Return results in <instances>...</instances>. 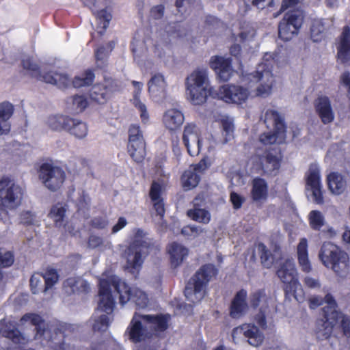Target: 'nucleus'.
Wrapping results in <instances>:
<instances>
[{
  "instance_id": "1",
  "label": "nucleus",
  "mask_w": 350,
  "mask_h": 350,
  "mask_svg": "<svg viewBox=\"0 0 350 350\" xmlns=\"http://www.w3.org/2000/svg\"><path fill=\"white\" fill-rule=\"evenodd\" d=\"M308 303L310 309H315L324 303L327 304V306L321 310V317L317 321V334L319 338L328 339L340 316V312L336 309L338 304L336 299L331 293H328L324 298L319 295L311 297Z\"/></svg>"
},
{
  "instance_id": "2",
  "label": "nucleus",
  "mask_w": 350,
  "mask_h": 350,
  "mask_svg": "<svg viewBox=\"0 0 350 350\" xmlns=\"http://www.w3.org/2000/svg\"><path fill=\"white\" fill-rule=\"evenodd\" d=\"M218 273L213 264H205L196 272L187 282L184 294L186 299L193 304L199 303L205 296L206 288L210 281Z\"/></svg>"
},
{
  "instance_id": "3",
  "label": "nucleus",
  "mask_w": 350,
  "mask_h": 350,
  "mask_svg": "<svg viewBox=\"0 0 350 350\" xmlns=\"http://www.w3.org/2000/svg\"><path fill=\"white\" fill-rule=\"evenodd\" d=\"M185 88L188 98L193 105L204 103L213 91L207 68L195 69L186 78Z\"/></svg>"
},
{
  "instance_id": "4",
  "label": "nucleus",
  "mask_w": 350,
  "mask_h": 350,
  "mask_svg": "<svg viewBox=\"0 0 350 350\" xmlns=\"http://www.w3.org/2000/svg\"><path fill=\"white\" fill-rule=\"evenodd\" d=\"M276 57L274 53H266L256 71L249 75L248 79L251 82L259 83L256 89V95L258 96L266 97L271 93L275 82L272 68Z\"/></svg>"
},
{
  "instance_id": "5",
  "label": "nucleus",
  "mask_w": 350,
  "mask_h": 350,
  "mask_svg": "<svg viewBox=\"0 0 350 350\" xmlns=\"http://www.w3.org/2000/svg\"><path fill=\"white\" fill-rule=\"evenodd\" d=\"M146 233L142 229L134 230L133 241L126 250L127 260L126 269L132 274H139L144 259L142 252L153 245L152 240L146 237Z\"/></svg>"
},
{
  "instance_id": "6",
  "label": "nucleus",
  "mask_w": 350,
  "mask_h": 350,
  "mask_svg": "<svg viewBox=\"0 0 350 350\" xmlns=\"http://www.w3.org/2000/svg\"><path fill=\"white\" fill-rule=\"evenodd\" d=\"M276 275L285 284L284 291L286 297H293L297 301L304 299V292L297 278V271L293 258H287L282 262Z\"/></svg>"
},
{
  "instance_id": "7",
  "label": "nucleus",
  "mask_w": 350,
  "mask_h": 350,
  "mask_svg": "<svg viewBox=\"0 0 350 350\" xmlns=\"http://www.w3.org/2000/svg\"><path fill=\"white\" fill-rule=\"evenodd\" d=\"M98 295L100 300L97 309L104 312L106 314L100 315L95 320L92 328L94 332H105L109 327L110 319L107 314H111L115 307V301L113 297L109 281L102 279L99 282Z\"/></svg>"
},
{
  "instance_id": "8",
  "label": "nucleus",
  "mask_w": 350,
  "mask_h": 350,
  "mask_svg": "<svg viewBox=\"0 0 350 350\" xmlns=\"http://www.w3.org/2000/svg\"><path fill=\"white\" fill-rule=\"evenodd\" d=\"M319 256L325 267L331 268L338 275L347 272L349 255L329 242L323 244Z\"/></svg>"
},
{
  "instance_id": "9",
  "label": "nucleus",
  "mask_w": 350,
  "mask_h": 350,
  "mask_svg": "<svg viewBox=\"0 0 350 350\" xmlns=\"http://www.w3.org/2000/svg\"><path fill=\"white\" fill-rule=\"evenodd\" d=\"M265 123L269 127L273 124V131L262 133L260 136V141L265 145L275 143L281 144L286 139V126L283 117L275 110H267L265 116Z\"/></svg>"
},
{
  "instance_id": "10",
  "label": "nucleus",
  "mask_w": 350,
  "mask_h": 350,
  "mask_svg": "<svg viewBox=\"0 0 350 350\" xmlns=\"http://www.w3.org/2000/svg\"><path fill=\"white\" fill-rule=\"evenodd\" d=\"M304 19V12L299 9L288 10L278 25L279 38L289 41L298 35Z\"/></svg>"
},
{
  "instance_id": "11",
  "label": "nucleus",
  "mask_w": 350,
  "mask_h": 350,
  "mask_svg": "<svg viewBox=\"0 0 350 350\" xmlns=\"http://www.w3.org/2000/svg\"><path fill=\"white\" fill-rule=\"evenodd\" d=\"M115 291L119 295L121 304L131 301L140 308H144L148 303L147 295L138 288H132L120 279L113 280L111 283Z\"/></svg>"
},
{
  "instance_id": "12",
  "label": "nucleus",
  "mask_w": 350,
  "mask_h": 350,
  "mask_svg": "<svg viewBox=\"0 0 350 350\" xmlns=\"http://www.w3.org/2000/svg\"><path fill=\"white\" fill-rule=\"evenodd\" d=\"M271 297L267 295L265 288H259L252 291L249 296V304L252 309L258 310L254 320L262 329H266L267 323L266 314L269 308Z\"/></svg>"
},
{
  "instance_id": "13",
  "label": "nucleus",
  "mask_w": 350,
  "mask_h": 350,
  "mask_svg": "<svg viewBox=\"0 0 350 350\" xmlns=\"http://www.w3.org/2000/svg\"><path fill=\"white\" fill-rule=\"evenodd\" d=\"M38 176L44 187L51 191H55L63 185L66 173L60 167L44 163L40 167Z\"/></svg>"
},
{
  "instance_id": "14",
  "label": "nucleus",
  "mask_w": 350,
  "mask_h": 350,
  "mask_svg": "<svg viewBox=\"0 0 350 350\" xmlns=\"http://www.w3.org/2000/svg\"><path fill=\"white\" fill-rule=\"evenodd\" d=\"M22 189L13 179L3 177L0 180V200L3 206L14 208L20 204Z\"/></svg>"
},
{
  "instance_id": "15",
  "label": "nucleus",
  "mask_w": 350,
  "mask_h": 350,
  "mask_svg": "<svg viewBox=\"0 0 350 350\" xmlns=\"http://www.w3.org/2000/svg\"><path fill=\"white\" fill-rule=\"evenodd\" d=\"M250 95L248 89L232 84H226L221 86L217 92V96L219 99L227 103H234L237 105L245 103Z\"/></svg>"
},
{
  "instance_id": "16",
  "label": "nucleus",
  "mask_w": 350,
  "mask_h": 350,
  "mask_svg": "<svg viewBox=\"0 0 350 350\" xmlns=\"http://www.w3.org/2000/svg\"><path fill=\"white\" fill-rule=\"evenodd\" d=\"M142 316L143 314L135 312L125 332L129 340L133 343L146 341L151 338V333L148 327L143 325Z\"/></svg>"
},
{
  "instance_id": "17",
  "label": "nucleus",
  "mask_w": 350,
  "mask_h": 350,
  "mask_svg": "<svg viewBox=\"0 0 350 350\" xmlns=\"http://www.w3.org/2000/svg\"><path fill=\"white\" fill-rule=\"evenodd\" d=\"M21 323L29 322L35 327V339L49 342L51 340V332L49 325L45 322L43 318L36 313H26L21 319Z\"/></svg>"
},
{
  "instance_id": "18",
  "label": "nucleus",
  "mask_w": 350,
  "mask_h": 350,
  "mask_svg": "<svg viewBox=\"0 0 350 350\" xmlns=\"http://www.w3.org/2000/svg\"><path fill=\"white\" fill-rule=\"evenodd\" d=\"M183 141L191 156H197L202 148L199 129L194 124H187L183 131Z\"/></svg>"
},
{
  "instance_id": "19",
  "label": "nucleus",
  "mask_w": 350,
  "mask_h": 350,
  "mask_svg": "<svg viewBox=\"0 0 350 350\" xmlns=\"http://www.w3.org/2000/svg\"><path fill=\"white\" fill-rule=\"evenodd\" d=\"M144 323L148 327L151 336H160L166 332L170 326L171 317L169 314H143L142 316Z\"/></svg>"
},
{
  "instance_id": "20",
  "label": "nucleus",
  "mask_w": 350,
  "mask_h": 350,
  "mask_svg": "<svg viewBox=\"0 0 350 350\" xmlns=\"http://www.w3.org/2000/svg\"><path fill=\"white\" fill-rule=\"evenodd\" d=\"M120 90L118 82L111 79H105L102 84H96L90 90V97L98 103H104L111 95Z\"/></svg>"
},
{
  "instance_id": "21",
  "label": "nucleus",
  "mask_w": 350,
  "mask_h": 350,
  "mask_svg": "<svg viewBox=\"0 0 350 350\" xmlns=\"http://www.w3.org/2000/svg\"><path fill=\"white\" fill-rule=\"evenodd\" d=\"M242 334L247 342L253 347H259L264 341V334L259 328L252 323H245L232 329V336L233 338L237 334Z\"/></svg>"
},
{
  "instance_id": "22",
  "label": "nucleus",
  "mask_w": 350,
  "mask_h": 350,
  "mask_svg": "<svg viewBox=\"0 0 350 350\" xmlns=\"http://www.w3.org/2000/svg\"><path fill=\"white\" fill-rule=\"evenodd\" d=\"M209 65L213 70L218 72L219 78L224 81L230 80L234 74L232 60L229 57L213 56L210 59Z\"/></svg>"
},
{
  "instance_id": "23",
  "label": "nucleus",
  "mask_w": 350,
  "mask_h": 350,
  "mask_svg": "<svg viewBox=\"0 0 350 350\" xmlns=\"http://www.w3.org/2000/svg\"><path fill=\"white\" fill-rule=\"evenodd\" d=\"M247 297V291L243 288L234 295L229 307V314L232 319H239L247 312L248 310Z\"/></svg>"
},
{
  "instance_id": "24",
  "label": "nucleus",
  "mask_w": 350,
  "mask_h": 350,
  "mask_svg": "<svg viewBox=\"0 0 350 350\" xmlns=\"http://www.w3.org/2000/svg\"><path fill=\"white\" fill-rule=\"evenodd\" d=\"M316 112L325 124L331 123L334 120V112L331 100L326 96H319L314 102Z\"/></svg>"
},
{
  "instance_id": "25",
  "label": "nucleus",
  "mask_w": 350,
  "mask_h": 350,
  "mask_svg": "<svg viewBox=\"0 0 350 350\" xmlns=\"http://www.w3.org/2000/svg\"><path fill=\"white\" fill-rule=\"evenodd\" d=\"M0 334L11 340L14 343L25 345L27 339L17 329L14 323L6 319L0 320Z\"/></svg>"
},
{
  "instance_id": "26",
  "label": "nucleus",
  "mask_w": 350,
  "mask_h": 350,
  "mask_svg": "<svg viewBox=\"0 0 350 350\" xmlns=\"http://www.w3.org/2000/svg\"><path fill=\"white\" fill-rule=\"evenodd\" d=\"M167 251L170 255L171 267L174 269L180 266L189 254L187 247L175 241L168 244Z\"/></svg>"
},
{
  "instance_id": "27",
  "label": "nucleus",
  "mask_w": 350,
  "mask_h": 350,
  "mask_svg": "<svg viewBox=\"0 0 350 350\" xmlns=\"http://www.w3.org/2000/svg\"><path fill=\"white\" fill-rule=\"evenodd\" d=\"M148 85L149 93L156 101H159L165 96L167 83L161 74L158 73L153 75Z\"/></svg>"
},
{
  "instance_id": "28",
  "label": "nucleus",
  "mask_w": 350,
  "mask_h": 350,
  "mask_svg": "<svg viewBox=\"0 0 350 350\" xmlns=\"http://www.w3.org/2000/svg\"><path fill=\"white\" fill-rule=\"evenodd\" d=\"M258 161L261 169L267 174L276 173L280 165V158L273 151H265L263 154L259 156Z\"/></svg>"
},
{
  "instance_id": "29",
  "label": "nucleus",
  "mask_w": 350,
  "mask_h": 350,
  "mask_svg": "<svg viewBox=\"0 0 350 350\" xmlns=\"http://www.w3.org/2000/svg\"><path fill=\"white\" fill-rule=\"evenodd\" d=\"M337 57L338 60L345 63L350 57V28L345 26L340 36V41L337 46Z\"/></svg>"
},
{
  "instance_id": "30",
  "label": "nucleus",
  "mask_w": 350,
  "mask_h": 350,
  "mask_svg": "<svg viewBox=\"0 0 350 350\" xmlns=\"http://www.w3.org/2000/svg\"><path fill=\"white\" fill-rule=\"evenodd\" d=\"M161 185L154 181L150 187V197L153 203V208L156 212V216L163 217L165 213L164 203L161 198Z\"/></svg>"
},
{
  "instance_id": "31",
  "label": "nucleus",
  "mask_w": 350,
  "mask_h": 350,
  "mask_svg": "<svg viewBox=\"0 0 350 350\" xmlns=\"http://www.w3.org/2000/svg\"><path fill=\"white\" fill-rule=\"evenodd\" d=\"M22 64L24 69L30 70L36 77H39L40 80H42L47 83L55 84L56 81V72H50L44 74H40L38 72V65L30 58H24L22 61Z\"/></svg>"
},
{
  "instance_id": "32",
  "label": "nucleus",
  "mask_w": 350,
  "mask_h": 350,
  "mask_svg": "<svg viewBox=\"0 0 350 350\" xmlns=\"http://www.w3.org/2000/svg\"><path fill=\"white\" fill-rule=\"evenodd\" d=\"M297 260L301 270L308 273L312 271V265L308 258V241L301 238L297 247Z\"/></svg>"
},
{
  "instance_id": "33",
  "label": "nucleus",
  "mask_w": 350,
  "mask_h": 350,
  "mask_svg": "<svg viewBox=\"0 0 350 350\" xmlns=\"http://www.w3.org/2000/svg\"><path fill=\"white\" fill-rule=\"evenodd\" d=\"M66 131L77 139H82L88 133V126L85 122L78 118L70 117Z\"/></svg>"
},
{
  "instance_id": "34",
  "label": "nucleus",
  "mask_w": 350,
  "mask_h": 350,
  "mask_svg": "<svg viewBox=\"0 0 350 350\" xmlns=\"http://www.w3.org/2000/svg\"><path fill=\"white\" fill-rule=\"evenodd\" d=\"M327 180L329 191L334 195L342 193L347 188V178L338 172L329 174Z\"/></svg>"
},
{
  "instance_id": "35",
  "label": "nucleus",
  "mask_w": 350,
  "mask_h": 350,
  "mask_svg": "<svg viewBox=\"0 0 350 350\" xmlns=\"http://www.w3.org/2000/svg\"><path fill=\"white\" fill-rule=\"evenodd\" d=\"M91 4L85 3V5L88 6L93 14L96 15L98 21L97 31L100 34H103L105 29L108 27L109 22L111 20V14L106 9H103L100 11L95 10V4L93 3L94 0H88Z\"/></svg>"
},
{
  "instance_id": "36",
  "label": "nucleus",
  "mask_w": 350,
  "mask_h": 350,
  "mask_svg": "<svg viewBox=\"0 0 350 350\" xmlns=\"http://www.w3.org/2000/svg\"><path fill=\"white\" fill-rule=\"evenodd\" d=\"M163 121L166 128L172 131L176 130L183 124L184 116L178 109H170L165 112Z\"/></svg>"
},
{
  "instance_id": "37",
  "label": "nucleus",
  "mask_w": 350,
  "mask_h": 350,
  "mask_svg": "<svg viewBox=\"0 0 350 350\" xmlns=\"http://www.w3.org/2000/svg\"><path fill=\"white\" fill-rule=\"evenodd\" d=\"M64 287L69 288L70 289L68 292L74 294H86L90 289V285L86 280L75 277L67 278L64 282Z\"/></svg>"
},
{
  "instance_id": "38",
  "label": "nucleus",
  "mask_w": 350,
  "mask_h": 350,
  "mask_svg": "<svg viewBox=\"0 0 350 350\" xmlns=\"http://www.w3.org/2000/svg\"><path fill=\"white\" fill-rule=\"evenodd\" d=\"M127 150L134 161L142 162L146 154L145 140L129 142Z\"/></svg>"
},
{
  "instance_id": "39",
  "label": "nucleus",
  "mask_w": 350,
  "mask_h": 350,
  "mask_svg": "<svg viewBox=\"0 0 350 350\" xmlns=\"http://www.w3.org/2000/svg\"><path fill=\"white\" fill-rule=\"evenodd\" d=\"M330 23L328 20L314 19L310 27V37L314 42L321 41L325 36Z\"/></svg>"
},
{
  "instance_id": "40",
  "label": "nucleus",
  "mask_w": 350,
  "mask_h": 350,
  "mask_svg": "<svg viewBox=\"0 0 350 350\" xmlns=\"http://www.w3.org/2000/svg\"><path fill=\"white\" fill-rule=\"evenodd\" d=\"M133 85L135 88V91L134 92V96L133 98V104L137 109L139 112L140 113V118L142 121L144 123H146L149 120V114L147 111V108L146 105L142 103L139 99V94L142 89L143 84L140 82L133 81Z\"/></svg>"
},
{
  "instance_id": "41",
  "label": "nucleus",
  "mask_w": 350,
  "mask_h": 350,
  "mask_svg": "<svg viewBox=\"0 0 350 350\" xmlns=\"http://www.w3.org/2000/svg\"><path fill=\"white\" fill-rule=\"evenodd\" d=\"M70 117L63 114L51 115L48 117L46 124L52 131L57 132L66 131Z\"/></svg>"
},
{
  "instance_id": "42",
  "label": "nucleus",
  "mask_w": 350,
  "mask_h": 350,
  "mask_svg": "<svg viewBox=\"0 0 350 350\" xmlns=\"http://www.w3.org/2000/svg\"><path fill=\"white\" fill-rule=\"evenodd\" d=\"M268 195L267 182L262 178H255L252 182V197L256 202L266 200Z\"/></svg>"
},
{
  "instance_id": "43",
  "label": "nucleus",
  "mask_w": 350,
  "mask_h": 350,
  "mask_svg": "<svg viewBox=\"0 0 350 350\" xmlns=\"http://www.w3.org/2000/svg\"><path fill=\"white\" fill-rule=\"evenodd\" d=\"M66 108L74 113L83 112L88 105V99L83 95H74L66 99Z\"/></svg>"
},
{
  "instance_id": "44",
  "label": "nucleus",
  "mask_w": 350,
  "mask_h": 350,
  "mask_svg": "<svg viewBox=\"0 0 350 350\" xmlns=\"http://www.w3.org/2000/svg\"><path fill=\"white\" fill-rule=\"evenodd\" d=\"M306 189L321 186L320 169L317 164H310L305 174Z\"/></svg>"
},
{
  "instance_id": "45",
  "label": "nucleus",
  "mask_w": 350,
  "mask_h": 350,
  "mask_svg": "<svg viewBox=\"0 0 350 350\" xmlns=\"http://www.w3.org/2000/svg\"><path fill=\"white\" fill-rule=\"evenodd\" d=\"M183 186L185 190H190L196 187L200 181V174L193 170L189 168L182 176Z\"/></svg>"
},
{
  "instance_id": "46",
  "label": "nucleus",
  "mask_w": 350,
  "mask_h": 350,
  "mask_svg": "<svg viewBox=\"0 0 350 350\" xmlns=\"http://www.w3.org/2000/svg\"><path fill=\"white\" fill-rule=\"evenodd\" d=\"M258 250L260 253V262L263 267L269 269L272 267L274 261V257L269 250L263 243H258L257 245Z\"/></svg>"
},
{
  "instance_id": "47",
  "label": "nucleus",
  "mask_w": 350,
  "mask_h": 350,
  "mask_svg": "<svg viewBox=\"0 0 350 350\" xmlns=\"http://www.w3.org/2000/svg\"><path fill=\"white\" fill-rule=\"evenodd\" d=\"M70 215L68 206L62 202H58L52 206L49 213V217L55 219H64Z\"/></svg>"
},
{
  "instance_id": "48",
  "label": "nucleus",
  "mask_w": 350,
  "mask_h": 350,
  "mask_svg": "<svg viewBox=\"0 0 350 350\" xmlns=\"http://www.w3.org/2000/svg\"><path fill=\"white\" fill-rule=\"evenodd\" d=\"M94 78V73L91 70H88L81 75L76 76L72 81V83L76 88L88 86L92 83Z\"/></svg>"
},
{
  "instance_id": "49",
  "label": "nucleus",
  "mask_w": 350,
  "mask_h": 350,
  "mask_svg": "<svg viewBox=\"0 0 350 350\" xmlns=\"http://www.w3.org/2000/svg\"><path fill=\"white\" fill-rule=\"evenodd\" d=\"M42 278L44 280V291H46L57 282L59 275L56 269H49L46 271L45 273L42 275Z\"/></svg>"
},
{
  "instance_id": "50",
  "label": "nucleus",
  "mask_w": 350,
  "mask_h": 350,
  "mask_svg": "<svg viewBox=\"0 0 350 350\" xmlns=\"http://www.w3.org/2000/svg\"><path fill=\"white\" fill-rule=\"evenodd\" d=\"M224 143L228 142L233 137L234 124L232 120L225 118L221 121Z\"/></svg>"
},
{
  "instance_id": "51",
  "label": "nucleus",
  "mask_w": 350,
  "mask_h": 350,
  "mask_svg": "<svg viewBox=\"0 0 350 350\" xmlns=\"http://www.w3.org/2000/svg\"><path fill=\"white\" fill-rule=\"evenodd\" d=\"M307 196L312 199V200L317 204H322L324 202L323 185L319 187H311L306 189Z\"/></svg>"
},
{
  "instance_id": "52",
  "label": "nucleus",
  "mask_w": 350,
  "mask_h": 350,
  "mask_svg": "<svg viewBox=\"0 0 350 350\" xmlns=\"http://www.w3.org/2000/svg\"><path fill=\"white\" fill-rule=\"evenodd\" d=\"M256 35V30L249 23H244L241 27L239 37L241 41H250Z\"/></svg>"
},
{
  "instance_id": "53",
  "label": "nucleus",
  "mask_w": 350,
  "mask_h": 350,
  "mask_svg": "<svg viewBox=\"0 0 350 350\" xmlns=\"http://www.w3.org/2000/svg\"><path fill=\"white\" fill-rule=\"evenodd\" d=\"M14 262V254L10 251H6L3 248H0V267L6 268L11 267Z\"/></svg>"
},
{
  "instance_id": "54",
  "label": "nucleus",
  "mask_w": 350,
  "mask_h": 350,
  "mask_svg": "<svg viewBox=\"0 0 350 350\" xmlns=\"http://www.w3.org/2000/svg\"><path fill=\"white\" fill-rule=\"evenodd\" d=\"M14 111V105L8 102L4 101L0 103V118L10 120Z\"/></svg>"
},
{
  "instance_id": "55",
  "label": "nucleus",
  "mask_w": 350,
  "mask_h": 350,
  "mask_svg": "<svg viewBox=\"0 0 350 350\" xmlns=\"http://www.w3.org/2000/svg\"><path fill=\"white\" fill-rule=\"evenodd\" d=\"M129 142L144 140L142 131L138 124H133L129 129Z\"/></svg>"
},
{
  "instance_id": "56",
  "label": "nucleus",
  "mask_w": 350,
  "mask_h": 350,
  "mask_svg": "<svg viewBox=\"0 0 350 350\" xmlns=\"http://www.w3.org/2000/svg\"><path fill=\"white\" fill-rule=\"evenodd\" d=\"M187 216L191 219H210V213L205 208L195 207L187 211Z\"/></svg>"
},
{
  "instance_id": "57",
  "label": "nucleus",
  "mask_w": 350,
  "mask_h": 350,
  "mask_svg": "<svg viewBox=\"0 0 350 350\" xmlns=\"http://www.w3.org/2000/svg\"><path fill=\"white\" fill-rule=\"evenodd\" d=\"M340 321V328L343 334L347 337H350V317L340 312L338 320Z\"/></svg>"
},
{
  "instance_id": "58",
  "label": "nucleus",
  "mask_w": 350,
  "mask_h": 350,
  "mask_svg": "<svg viewBox=\"0 0 350 350\" xmlns=\"http://www.w3.org/2000/svg\"><path fill=\"white\" fill-rule=\"evenodd\" d=\"M55 226L64 225L66 232H68L72 236H77L79 232L78 230H75L72 225V220H55Z\"/></svg>"
},
{
  "instance_id": "59",
  "label": "nucleus",
  "mask_w": 350,
  "mask_h": 350,
  "mask_svg": "<svg viewBox=\"0 0 350 350\" xmlns=\"http://www.w3.org/2000/svg\"><path fill=\"white\" fill-rule=\"evenodd\" d=\"M71 83V80L68 76L62 73H56L55 85L59 88H65L68 87Z\"/></svg>"
},
{
  "instance_id": "60",
  "label": "nucleus",
  "mask_w": 350,
  "mask_h": 350,
  "mask_svg": "<svg viewBox=\"0 0 350 350\" xmlns=\"http://www.w3.org/2000/svg\"><path fill=\"white\" fill-rule=\"evenodd\" d=\"M41 278H42V275H40L39 273L31 275L29 280V285L32 293L36 294L38 293L39 286L42 283Z\"/></svg>"
},
{
  "instance_id": "61",
  "label": "nucleus",
  "mask_w": 350,
  "mask_h": 350,
  "mask_svg": "<svg viewBox=\"0 0 350 350\" xmlns=\"http://www.w3.org/2000/svg\"><path fill=\"white\" fill-rule=\"evenodd\" d=\"M163 14L164 6L162 5L154 6L150 10V16L154 19H160L163 16Z\"/></svg>"
},
{
  "instance_id": "62",
  "label": "nucleus",
  "mask_w": 350,
  "mask_h": 350,
  "mask_svg": "<svg viewBox=\"0 0 350 350\" xmlns=\"http://www.w3.org/2000/svg\"><path fill=\"white\" fill-rule=\"evenodd\" d=\"M244 200V198L237 193L232 192L230 193V201L234 208H239Z\"/></svg>"
},
{
  "instance_id": "63",
  "label": "nucleus",
  "mask_w": 350,
  "mask_h": 350,
  "mask_svg": "<svg viewBox=\"0 0 350 350\" xmlns=\"http://www.w3.org/2000/svg\"><path fill=\"white\" fill-rule=\"evenodd\" d=\"M198 233V230L195 226H187L181 229V234L188 237H196Z\"/></svg>"
},
{
  "instance_id": "64",
  "label": "nucleus",
  "mask_w": 350,
  "mask_h": 350,
  "mask_svg": "<svg viewBox=\"0 0 350 350\" xmlns=\"http://www.w3.org/2000/svg\"><path fill=\"white\" fill-rule=\"evenodd\" d=\"M304 285L309 288H315L320 287V282L317 279L306 277L304 280Z\"/></svg>"
}]
</instances>
